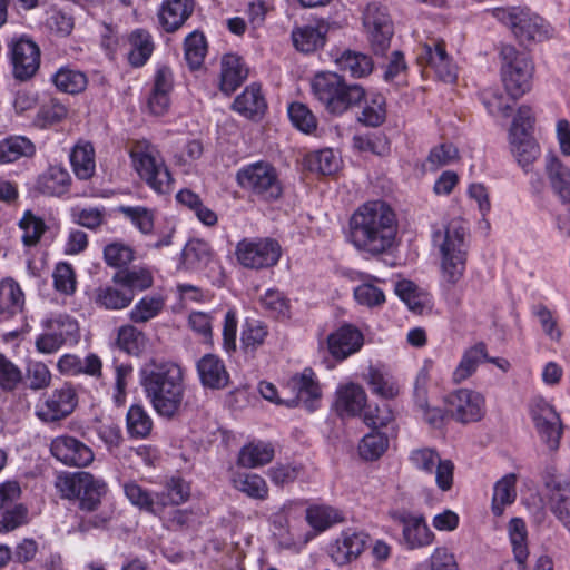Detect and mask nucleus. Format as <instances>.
<instances>
[{
  "label": "nucleus",
  "mask_w": 570,
  "mask_h": 570,
  "mask_svg": "<svg viewBox=\"0 0 570 570\" xmlns=\"http://www.w3.org/2000/svg\"><path fill=\"white\" fill-rule=\"evenodd\" d=\"M77 406V393L69 384L53 390L36 407V415L46 423L60 421L69 416Z\"/></svg>",
  "instance_id": "nucleus-13"
},
{
  "label": "nucleus",
  "mask_w": 570,
  "mask_h": 570,
  "mask_svg": "<svg viewBox=\"0 0 570 570\" xmlns=\"http://www.w3.org/2000/svg\"><path fill=\"white\" fill-rule=\"evenodd\" d=\"M389 439L384 433L372 431L358 444V453L366 461L377 460L387 450Z\"/></svg>",
  "instance_id": "nucleus-52"
},
{
  "label": "nucleus",
  "mask_w": 570,
  "mask_h": 570,
  "mask_svg": "<svg viewBox=\"0 0 570 570\" xmlns=\"http://www.w3.org/2000/svg\"><path fill=\"white\" fill-rule=\"evenodd\" d=\"M206 55V41L203 33L193 31L185 39V59L190 69H198Z\"/></svg>",
  "instance_id": "nucleus-55"
},
{
  "label": "nucleus",
  "mask_w": 570,
  "mask_h": 570,
  "mask_svg": "<svg viewBox=\"0 0 570 570\" xmlns=\"http://www.w3.org/2000/svg\"><path fill=\"white\" fill-rule=\"evenodd\" d=\"M336 395V409L341 415H358L366 404L365 391L355 383H348L338 387Z\"/></svg>",
  "instance_id": "nucleus-29"
},
{
  "label": "nucleus",
  "mask_w": 570,
  "mask_h": 570,
  "mask_svg": "<svg viewBox=\"0 0 570 570\" xmlns=\"http://www.w3.org/2000/svg\"><path fill=\"white\" fill-rule=\"evenodd\" d=\"M141 374V384L155 411L164 417L176 415L185 391L180 366L171 362H153Z\"/></svg>",
  "instance_id": "nucleus-2"
},
{
  "label": "nucleus",
  "mask_w": 570,
  "mask_h": 570,
  "mask_svg": "<svg viewBox=\"0 0 570 570\" xmlns=\"http://www.w3.org/2000/svg\"><path fill=\"white\" fill-rule=\"evenodd\" d=\"M502 86L512 99H519L532 88L531 73H500Z\"/></svg>",
  "instance_id": "nucleus-58"
},
{
  "label": "nucleus",
  "mask_w": 570,
  "mask_h": 570,
  "mask_svg": "<svg viewBox=\"0 0 570 570\" xmlns=\"http://www.w3.org/2000/svg\"><path fill=\"white\" fill-rule=\"evenodd\" d=\"M18 225L23 232L21 237L22 243L28 247L37 245L47 229L43 219L35 215L31 210L23 213Z\"/></svg>",
  "instance_id": "nucleus-51"
},
{
  "label": "nucleus",
  "mask_w": 570,
  "mask_h": 570,
  "mask_svg": "<svg viewBox=\"0 0 570 570\" xmlns=\"http://www.w3.org/2000/svg\"><path fill=\"white\" fill-rule=\"evenodd\" d=\"M311 86L315 97L330 112L336 115L360 104L365 97L362 86L347 83L340 73H315Z\"/></svg>",
  "instance_id": "nucleus-6"
},
{
  "label": "nucleus",
  "mask_w": 570,
  "mask_h": 570,
  "mask_svg": "<svg viewBox=\"0 0 570 570\" xmlns=\"http://www.w3.org/2000/svg\"><path fill=\"white\" fill-rule=\"evenodd\" d=\"M117 345L128 354L138 355L145 346V335L134 325H122L118 330Z\"/></svg>",
  "instance_id": "nucleus-54"
},
{
  "label": "nucleus",
  "mask_w": 570,
  "mask_h": 570,
  "mask_svg": "<svg viewBox=\"0 0 570 570\" xmlns=\"http://www.w3.org/2000/svg\"><path fill=\"white\" fill-rule=\"evenodd\" d=\"M134 296L135 293L122 285H106L100 286L95 291L94 299L96 305L101 308L117 311L128 307L131 304Z\"/></svg>",
  "instance_id": "nucleus-31"
},
{
  "label": "nucleus",
  "mask_w": 570,
  "mask_h": 570,
  "mask_svg": "<svg viewBox=\"0 0 570 570\" xmlns=\"http://www.w3.org/2000/svg\"><path fill=\"white\" fill-rule=\"evenodd\" d=\"M274 455V446L269 442L253 441L240 449L237 463L243 468L255 469L272 462Z\"/></svg>",
  "instance_id": "nucleus-32"
},
{
  "label": "nucleus",
  "mask_w": 570,
  "mask_h": 570,
  "mask_svg": "<svg viewBox=\"0 0 570 570\" xmlns=\"http://www.w3.org/2000/svg\"><path fill=\"white\" fill-rule=\"evenodd\" d=\"M363 26L375 55H383L393 36V24L386 8L380 3H370L363 13Z\"/></svg>",
  "instance_id": "nucleus-12"
},
{
  "label": "nucleus",
  "mask_w": 570,
  "mask_h": 570,
  "mask_svg": "<svg viewBox=\"0 0 570 570\" xmlns=\"http://www.w3.org/2000/svg\"><path fill=\"white\" fill-rule=\"evenodd\" d=\"M544 168L553 193L563 204L570 203V168L554 154L546 156Z\"/></svg>",
  "instance_id": "nucleus-22"
},
{
  "label": "nucleus",
  "mask_w": 570,
  "mask_h": 570,
  "mask_svg": "<svg viewBox=\"0 0 570 570\" xmlns=\"http://www.w3.org/2000/svg\"><path fill=\"white\" fill-rule=\"evenodd\" d=\"M409 462L413 469L426 474L435 475L436 487L446 492L453 485L454 464L449 459H442L440 453L429 446L416 448L410 451Z\"/></svg>",
  "instance_id": "nucleus-9"
},
{
  "label": "nucleus",
  "mask_w": 570,
  "mask_h": 570,
  "mask_svg": "<svg viewBox=\"0 0 570 570\" xmlns=\"http://www.w3.org/2000/svg\"><path fill=\"white\" fill-rule=\"evenodd\" d=\"M517 481L518 476L515 473H508L494 483L491 504L494 515H502L504 509L515 501Z\"/></svg>",
  "instance_id": "nucleus-36"
},
{
  "label": "nucleus",
  "mask_w": 570,
  "mask_h": 570,
  "mask_svg": "<svg viewBox=\"0 0 570 570\" xmlns=\"http://www.w3.org/2000/svg\"><path fill=\"white\" fill-rule=\"evenodd\" d=\"M366 382L371 391L383 399H393L399 394V386L393 377L376 367L368 368Z\"/></svg>",
  "instance_id": "nucleus-49"
},
{
  "label": "nucleus",
  "mask_w": 570,
  "mask_h": 570,
  "mask_svg": "<svg viewBox=\"0 0 570 570\" xmlns=\"http://www.w3.org/2000/svg\"><path fill=\"white\" fill-rule=\"evenodd\" d=\"M267 334V328L263 322L258 320H247L242 331V345L246 351H255L265 342Z\"/></svg>",
  "instance_id": "nucleus-57"
},
{
  "label": "nucleus",
  "mask_w": 570,
  "mask_h": 570,
  "mask_svg": "<svg viewBox=\"0 0 570 570\" xmlns=\"http://www.w3.org/2000/svg\"><path fill=\"white\" fill-rule=\"evenodd\" d=\"M419 63L424 68L448 69L450 68V58L445 50L443 41H433L424 43L417 55Z\"/></svg>",
  "instance_id": "nucleus-43"
},
{
  "label": "nucleus",
  "mask_w": 570,
  "mask_h": 570,
  "mask_svg": "<svg viewBox=\"0 0 570 570\" xmlns=\"http://www.w3.org/2000/svg\"><path fill=\"white\" fill-rule=\"evenodd\" d=\"M196 368L204 387L223 390L229 383L226 365L217 355L205 354L198 360Z\"/></svg>",
  "instance_id": "nucleus-21"
},
{
  "label": "nucleus",
  "mask_w": 570,
  "mask_h": 570,
  "mask_svg": "<svg viewBox=\"0 0 570 570\" xmlns=\"http://www.w3.org/2000/svg\"><path fill=\"white\" fill-rule=\"evenodd\" d=\"M70 164L78 179H90L96 171L94 146L88 141L77 142L70 153Z\"/></svg>",
  "instance_id": "nucleus-34"
},
{
  "label": "nucleus",
  "mask_w": 570,
  "mask_h": 570,
  "mask_svg": "<svg viewBox=\"0 0 570 570\" xmlns=\"http://www.w3.org/2000/svg\"><path fill=\"white\" fill-rule=\"evenodd\" d=\"M237 490L244 492L249 498L264 500L268 495L266 481L255 473H237L233 479Z\"/></svg>",
  "instance_id": "nucleus-50"
},
{
  "label": "nucleus",
  "mask_w": 570,
  "mask_h": 570,
  "mask_svg": "<svg viewBox=\"0 0 570 570\" xmlns=\"http://www.w3.org/2000/svg\"><path fill=\"white\" fill-rule=\"evenodd\" d=\"M67 115L68 109L66 106L52 99L49 104L42 105L39 108L33 122L39 128H47L62 121Z\"/></svg>",
  "instance_id": "nucleus-56"
},
{
  "label": "nucleus",
  "mask_w": 570,
  "mask_h": 570,
  "mask_svg": "<svg viewBox=\"0 0 570 570\" xmlns=\"http://www.w3.org/2000/svg\"><path fill=\"white\" fill-rule=\"evenodd\" d=\"M295 48L302 52H313L325 42V31L322 27L304 26L292 31Z\"/></svg>",
  "instance_id": "nucleus-42"
},
{
  "label": "nucleus",
  "mask_w": 570,
  "mask_h": 570,
  "mask_svg": "<svg viewBox=\"0 0 570 570\" xmlns=\"http://www.w3.org/2000/svg\"><path fill=\"white\" fill-rule=\"evenodd\" d=\"M287 389L294 394L293 397L284 401L287 406H302L309 412L318 407L322 393L315 373L311 368H305L291 377Z\"/></svg>",
  "instance_id": "nucleus-14"
},
{
  "label": "nucleus",
  "mask_w": 570,
  "mask_h": 570,
  "mask_svg": "<svg viewBox=\"0 0 570 570\" xmlns=\"http://www.w3.org/2000/svg\"><path fill=\"white\" fill-rule=\"evenodd\" d=\"M127 432L131 438L145 439L150 434L153 421L140 405H131L126 415Z\"/></svg>",
  "instance_id": "nucleus-45"
},
{
  "label": "nucleus",
  "mask_w": 570,
  "mask_h": 570,
  "mask_svg": "<svg viewBox=\"0 0 570 570\" xmlns=\"http://www.w3.org/2000/svg\"><path fill=\"white\" fill-rule=\"evenodd\" d=\"M393 519L403 527L402 543L407 549L413 550L432 543L434 534L422 515L409 512H394Z\"/></svg>",
  "instance_id": "nucleus-19"
},
{
  "label": "nucleus",
  "mask_w": 570,
  "mask_h": 570,
  "mask_svg": "<svg viewBox=\"0 0 570 570\" xmlns=\"http://www.w3.org/2000/svg\"><path fill=\"white\" fill-rule=\"evenodd\" d=\"M489 13L505 26L521 46L540 43L554 35L550 22L527 6L497 7Z\"/></svg>",
  "instance_id": "nucleus-4"
},
{
  "label": "nucleus",
  "mask_w": 570,
  "mask_h": 570,
  "mask_svg": "<svg viewBox=\"0 0 570 570\" xmlns=\"http://www.w3.org/2000/svg\"><path fill=\"white\" fill-rule=\"evenodd\" d=\"M36 154L35 144L24 136H10L0 140V164H10Z\"/></svg>",
  "instance_id": "nucleus-38"
},
{
  "label": "nucleus",
  "mask_w": 570,
  "mask_h": 570,
  "mask_svg": "<svg viewBox=\"0 0 570 570\" xmlns=\"http://www.w3.org/2000/svg\"><path fill=\"white\" fill-rule=\"evenodd\" d=\"M124 493L132 505L145 512L160 515L164 511L159 492H151L135 481L124 483Z\"/></svg>",
  "instance_id": "nucleus-26"
},
{
  "label": "nucleus",
  "mask_w": 570,
  "mask_h": 570,
  "mask_svg": "<svg viewBox=\"0 0 570 570\" xmlns=\"http://www.w3.org/2000/svg\"><path fill=\"white\" fill-rule=\"evenodd\" d=\"M287 114L292 124L303 132L311 134L316 129V118L305 105L293 102L288 106Z\"/></svg>",
  "instance_id": "nucleus-63"
},
{
  "label": "nucleus",
  "mask_w": 570,
  "mask_h": 570,
  "mask_svg": "<svg viewBox=\"0 0 570 570\" xmlns=\"http://www.w3.org/2000/svg\"><path fill=\"white\" fill-rule=\"evenodd\" d=\"M395 294L414 313L421 314L430 304V295L413 282L403 279L395 284Z\"/></svg>",
  "instance_id": "nucleus-40"
},
{
  "label": "nucleus",
  "mask_w": 570,
  "mask_h": 570,
  "mask_svg": "<svg viewBox=\"0 0 570 570\" xmlns=\"http://www.w3.org/2000/svg\"><path fill=\"white\" fill-rule=\"evenodd\" d=\"M348 240L371 256L389 253L396 243L399 223L393 208L382 200L361 205L351 216Z\"/></svg>",
  "instance_id": "nucleus-1"
},
{
  "label": "nucleus",
  "mask_w": 570,
  "mask_h": 570,
  "mask_svg": "<svg viewBox=\"0 0 570 570\" xmlns=\"http://www.w3.org/2000/svg\"><path fill=\"white\" fill-rule=\"evenodd\" d=\"M194 0H164L158 10V21L166 32L180 29L193 14Z\"/></svg>",
  "instance_id": "nucleus-20"
},
{
  "label": "nucleus",
  "mask_w": 570,
  "mask_h": 570,
  "mask_svg": "<svg viewBox=\"0 0 570 570\" xmlns=\"http://www.w3.org/2000/svg\"><path fill=\"white\" fill-rule=\"evenodd\" d=\"M41 324L43 330L53 332L59 336L61 334V340L65 344L68 341H76L79 333L77 321L67 314H58L46 318Z\"/></svg>",
  "instance_id": "nucleus-46"
},
{
  "label": "nucleus",
  "mask_w": 570,
  "mask_h": 570,
  "mask_svg": "<svg viewBox=\"0 0 570 570\" xmlns=\"http://www.w3.org/2000/svg\"><path fill=\"white\" fill-rule=\"evenodd\" d=\"M282 248L272 238H244L236 246V256L246 268L262 269L276 265L281 258Z\"/></svg>",
  "instance_id": "nucleus-10"
},
{
  "label": "nucleus",
  "mask_w": 570,
  "mask_h": 570,
  "mask_svg": "<svg viewBox=\"0 0 570 570\" xmlns=\"http://www.w3.org/2000/svg\"><path fill=\"white\" fill-rule=\"evenodd\" d=\"M47 26L57 35L66 37L73 30L75 21L69 11L51 7L48 11Z\"/></svg>",
  "instance_id": "nucleus-64"
},
{
  "label": "nucleus",
  "mask_w": 570,
  "mask_h": 570,
  "mask_svg": "<svg viewBox=\"0 0 570 570\" xmlns=\"http://www.w3.org/2000/svg\"><path fill=\"white\" fill-rule=\"evenodd\" d=\"M338 158L330 148L308 154L305 157V166L309 171L332 175L338 169Z\"/></svg>",
  "instance_id": "nucleus-48"
},
{
  "label": "nucleus",
  "mask_w": 570,
  "mask_h": 570,
  "mask_svg": "<svg viewBox=\"0 0 570 570\" xmlns=\"http://www.w3.org/2000/svg\"><path fill=\"white\" fill-rule=\"evenodd\" d=\"M326 343L330 354L343 361L362 348L364 336L356 326L344 324L327 336Z\"/></svg>",
  "instance_id": "nucleus-18"
},
{
  "label": "nucleus",
  "mask_w": 570,
  "mask_h": 570,
  "mask_svg": "<svg viewBox=\"0 0 570 570\" xmlns=\"http://www.w3.org/2000/svg\"><path fill=\"white\" fill-rule=\"evenodd\" d=\"M51 454L70 466H87L94 461V452L83 442L69 435L57 436L50 444Z\"/></svg>",
  "instance_id": "nucleus-17"
},
{
  "label": "nucleus",
  "mask_w": 570,
  "mask_h": 570,
  "mask_svg": "<svg viewBox=\"0 0 570 570\" xmlns=\"http://www.w3.org/2000/svg\"><path fill=\"white\" fill-rule=\"evenodd\" d=\"M445 404L451 417L462 424L478 422L485 413L484 396L469 389L451 392L445 399Z\"/></svg>",
  "instance_id": "nucleus-11"
},
{
  "label": "nucleus",
  "mask_w": 570,
  "mask_h": 570,
  "mask_svg": "<svg viewBox=\"0 0 570 570\" xmlns=\"http://www.w3.org/2000/svg\"><path fill=\"white\" fill-rule=\"evenodd\" d=\"M130 157L138 176L151 190L159 195L171 193L175 180L155 145L147 140L136 141Z\"/></svg>",
  "instance_id": "nucleus-5"
},
{
  "label": "nucleus",
  "mask_w": 570,
  "mask_h": 570,
  "mask_svg": "<svg viewBox=\"0 0 570 570\" xmlns=\"http://www.w3.org/2000/svg\"><path fill=\"white\" fill-rule=\"evenodd\" d=\"M165 307V299L160 295H146L130 309L128 316L135 324L147 323L158 316Z\"/></svg>",
  "instance_id": "nucleus-41"
},
{
  "label": "nucleus",
  "mask_w": 570,
  "mask_h": 570,
  "mask_svg": "<svg viewBox=\"0 0 570 570\" xmlns=\"http://www.w3.org/2000/svg\"><path fill=\"white\" fill-rule=\"evenodd\" d=\"M487 360V345L476 343L466 348L452 373V381L460 384L470 379L478 370L479 365Z\"/></svg>",
  "instance_id": "nucleus-33"
},
{
  "label": "nucleus",
  "mask_w": 570,
  "mask_h": 570,
  "mask_svg": "<svg viewBox=\"0 0 570 570\" xmlns=\"http://www.w3.org/2000/svg\"><path fill=\"white\" fill-rule=\"evenodd\" d=\"M127 60L132 68H141L155 50L153 36L149 31L138 28L127 37Z\"/></svg>",
  "instance_id": "nucleus-23"
},
{
  "label": "nucleus",
  "mask_w": 570,
  "mask_h": 570,
  "mask_svg": "<svg viewBox=\"0 0 570 570\" xmlns=\"http://www.w3.org/2000/svg\"><path fill=\"white\" fill-rule=\"evenodd\" d=\"M10 52L16 71H38L41 55L35 41L21 37L12 42Z\"/></svg>",
  "instance_id": "nucleus-24"
},
{
  "label": "nucleus",
  "mask_w": 570,
  "mask_h": 570,
  "mask_svg": "<svg viewBox=\"0 0 570 570\" xmlns=\"http://www.w3.org/2000/svg\"><path fill=\"white\" fill-rule=\"evenodd\" d=\"M306 520L308 524L317 531H324L334 523L343 520L340 512L331 507L315 505L306 511Z\"/></svg>",
  "instance_id": "nucleus-53"
},
{
  "label": "nucleus",
  "mask_w": 570,
  "mask_h": 570,
  "mask_svg": "<svg viewBox=\"0 0 570 570\" xmlns=\"http://www.w3.org/2000/svg\"><path fill=\"white\" fill-rule=\"evenodd\" d=\"M55 487L62 498L77 499L83 511L96 510L106 493V483L83 471L57 475Z\"/></svg>",
  "instance_id": "nucleus-7"
},
{
  "label": "nucleus",
  "mask_w": 570,
  "mask_h": 570,
  "mask_svg": "<svg viewBox=\"0 0 570 570\" xmlns=\"http://www.w3.org/2000/svg\"><path fill=\"white\" fill-rule=\"evenodd\" d=\"M24 295L19 284L12 278L0 283V318L7 320L22 311Z\"/></svg>",
  "instance_id": "nucleus-35"
},
{
  "label": "nucleus",
  "mask_w": 570,
  "mask_h": 570,
  "mask_svg": "<svg viewBox=\"0 0 570 570\" xmlns=\"http://www.w3.org/2000/svg\"><path fill=\"white\" fill-rule=\"evenodd\" d=\"M190 488L187 482L179 478H173L168 481L166 490L159 492L163 499L164 509L167 505H178L187 501L189 498Z\"/></svg>",
  "instance_id": "nucleus-62"
},
{
  "label": "nucleus",
  "mask_w": 570,
  "mask_h": 570,
  "mask_svg": "<svg viewBox=\"0 0 570 570\" xmlns=\"http://www.w3.org/2000/svg\"><path fill=\"white\" fill-rule=\"evenodd\" d=\"M368 535L357 529L343 530L328 546V554L337 566H345L356 560L364 551Z\"/></svg>",
  "instance_id": "nucleus-16"
},
{
  "label": "nucleus",
  "mask_w": 570,
  "mask_h": 570,
  "mask_svg": "<svg viewBox=\"0 0 570 570\" xmlns=\"http://www.w3.org/2000/svg\"><path fill=\"white\" fill-rule=\"evenodd\" d=\"M502 69L507 71H528L534 68L527 52H519L512 45H503L499 51Z\"/></svg>",
  "instance_id": "nucleus-47"
},
{
  "label": "nucleus",
  "mask_w": 570,
  "mask_h": 570,
  "mask_svg": "<svg viewBox=\"0 0 570 570\" xmlns=\"http://www.w3.org/2000/svg\"><path fill=\"white\" fill-rule=\"evenodd\" d=\"M58 371L63 375L87 374L94 377L101 375L102 363L96 354L81 358L75 354H65L57 362Z\"/></svg>",
  "instance_id": "nucleus-25"
},
{
  "label": "nucleus",
  "mask_w": 570,
  "mask_h": 570,
  "mask_svg": "<svg viewBox=\"0 0 570 570\" xmlns=\"http://www.w3.org/2000/svg\"><path fill=\"white\" fill-rule=\"evenodd\" d=\"M535 430L550 450H557L562 436V422L554 407L544 400H538L531 410Z\"/></svg>",
  "instance_id": "nucleus-15"
},
{
  "label": "nucleus",
  "mask_w": 570,
  "mask_h": 570,
  "mask_svg": "<svg viewBox=\"0 0 570 570\" xmlns=\"http://www.w3.org/2000/svg\"><path fill=\"white\" fill-rule=\"evenodd\" d=\"M71 177L61 166H50L37 180V188L48 196H62L69 191Z\"/></svg>",
  "instance_id": "nucleus-28"
},
{
  "label": "nucleus",
  "mask_w": 570,
  "mask_h": 570,
  "mask_svg": "<svg viewBox=\"0 0 570 570\" xmlns=\"http://www.w3.org/2000/svg\"><path fill=\"white\" fill-rule=\"evenodd\" d=\"M468 236V224L459 217L432 227V245L440 254L443 276L451 284H455L465 269Z\"/></svg>",
  "instance_id": "nucleus-3"
},
{
  "label": "nucleus",
  "mask_w": 570,
  "mask_h": 570,
  "mask_svg": "<svg viewBox=\"0 0 570 570\" xmlns=\"http://www.w3.org/2000/svg\"><path fill=\"white\" fill-rule=\"evenodd\" d=\"M265 107V99L262 96L261 86L257 83H252L246 87L233 104L234 110L246 118H253L254 116L262 114Z\"/></svg>",
  "instance_id": "nucleus-39"
},
{
  "label": "nucleus",
  "mask_w": 570,
  "mask_h": 570,
  "mask_svg": "<svg viewBox=\"0 0 570 570\" xmlns=\"http://www.w3.org/2000/svg\"><path fill=\"white\" fill-rule=\"evenodd\" d=\"M112 281L126 288L144 291L153 285V276L148 271H126L117 273Z\"/></svg>",
  "instance_id": "nucleus-61"
},
{
  "label": "nucleus",
  "mask_w": 570,
  "mask_h": 570,
  "mask_svg": "<svg viewBox=\"0 0 570 570\" xmlns=\"http://www.w3.org/2000/svg\"><path fill=\"white\" fill-rule=\"evenodd\" d=\"M510 151L522 168L528 174L532 170L533 164L541 156V148L533 135L508 138Z\"/></svg>",
  "instance_id": "nucleus-27"
},
{
  "label": "nucleus",
  "mask_w": 570,
  "mask_h": 570,
  "mask_svg": "<svg viewBox=\"0 0 570 570\" xmlns=\"http://www.w3.org/2000/svg\"><path fill=\"white\" fill-rule=\"evenodd\" d=\"M213 259L214 250L212 246L199 238L188 240L181 250V263L187 269H204Z\"/></svg>",
  "instance_id": "nucleus-30"
},
{
  "label": "nucleus",
  "mask_w": 570,
  "mask_h": 570,
  "mask_svg": "<svg viewBox=\"0 0 570 570\" xmlns=\"http://www.w3.org/2000/svg\"><path fill=\"white\" fill-rule=\"evenodd\" d=\"M238 185L265 200H275L283 193L276 168L267 161H255L243 166L236 175Z\"/></svg>",
  "instance_id": "nucleus-8"
},
{
  "label": "nucleus",
  "mask_w": 570,
  "mask_h": 570,
  "mask_svg": "<svg viewBox=\"0 0 570 570\" xmlns=\"http://www.w3.org/2000/svg\"><path fill=\"white\" fill-rule=\"evenodd\" d=\"M52 278L56 291L65 295H72L75 293L77 281L71 264L66 262L58 263L55 267Z\"/></svg>",
  "instance_id": "nucleus-60"
},
{
  "label": "nucleus",
  "mask_w": 570,
  "mask_h": 570,
  "mask_svg": "<svg viewBox=\"0 0 570 570\" xmlns=\"http://www.w3.org/2000/svg\"><path fill=\"white\" fill-rule=\"evenodd\" d=\"M336 66L348 71H372L374 65L372 59L357 51L344 50L335 58Z\"/></svg>",
  "instance_id": "nucleus-59"
},
{
  "label": "nucleus",
  "mask_w": 570,
  "mask_h": 570,
  "mask_svg": "<svg viewBox=\"0 0 570 570\" xmlns=\"http://www.w3.org/2000/svg\"><path fill=\"white\" fill-rule=\"evenodd\" d=\"M170 75L157 73L155 77L154 87L147 101L150 114L155 116H163L169 108V92L173 88Z\"/></svg>",
  "instance_id": "nucleus-37"
},
{
  "label": "nucleus",
  "mask_w": 570,
  "mask_h": 570,
  "mask_svg": "<svg viewBox=\"0 0 570 570\" xmlns=\"http://www.w3.org/2000/svg\"><path fill=\"white\" fill-rule=\"evenodd\" d=\"M509 537L512 544L518 570H524V562L528 558L527 528L523 520L513 518L509 522Z\"/></svg>",
  "instance_id": "nucleus-44"
}]
</instances>
